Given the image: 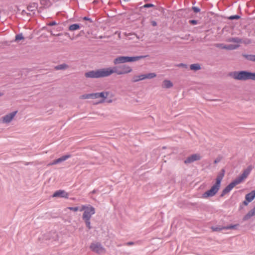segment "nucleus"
<instances>
[{
    "mask_svg": "<svg viewBox=\"0 0 255 255\" xmlns=\"http://www.w3.org/2000/svg\"><path fill=\"white\" fill-rule=\"evenodd\" d=\"M134 245V243L132 242H129L127 243V245L128 246H130Z\"/></svg>",
    "mask_w": 255,
    "mask_h": 255,
    "instance_id": "nucleus-41",
    "label": "nucleus"
},
{
    "mask_svg": "<svg viewBox=\"0 0 255 255\" xmlns=\"http://www.w3.org/2000/svg\"><path fill=\"white\" fill-rule=\"evenodd\" d=\"M61 35V34L59 33V34H57L56 35L59 36V35Z\"/></svg>",
    "mask_w": 255,
    "mask_h": 255,
    "instance_id": "nucleus-48",
    "label": "nucleus"
},
{
    "mask_svg": "<svg viewBox=\"0 0 255 255\" xmlns=\"http://www.w3.org/2000/svg\"><path fill=\"white\" fill-rule=\"evenodd\" d=\"M151 24H152V26H155L157 25V23L155 21H151Z\"/></svg>",
    "mask_w": 255,
    "mask_h": 255,
    "instance_id": "nucleus-40",
    "label": "nucleus"
},
{
    "mask_svg": "<svg viewBox=\"0 0 255 255\" xmlns=\"http://www.w3.org/2000/svg\"><path fill=\"white\" fill-rule=\"evenodd\" d=\"M80 25L79 24H73L70 25L69 27V30L70 31H74L79 29Z\"/></svg>",
    "mask_w": 255,
    "mask_h": 255,
    "instance_id": "nucleus-23",
    "label": "nucleus"
},
{
    "mask_svg": "<svg viewBox=\"0 0 255 255\" xmlns=\"http://www.w3.org/2000/svg\"><path fill=\"white\" fill-rule=\"evenodd\" d=\"M90 249L92 251L96 254H102L106 252V249L103 247L101 243L99 242H94L91 243Z\"/></svg>",
    "mask_w": 255,
    "mask_h": 255,
    "instance_id": "nucleus-9",
    "label": "nucleus"
},
{
    "mask_svg": "<svg viewBox=\"0 0 255 255\" xmlns=\"http://www.w3.org/2000/svg\"><path fill=\"white\" fill-rule=\"evenodd\" d=\"M85 76L87 78L96 79L109 77L107 67L89 71L85 73Z\"/></svg>",
    "mask_w": 255,
    "mask_h": 255,
    "instance_id": "nucleus-6",
    "label": "nucleus"
},
{
    "mask_svg": "<svg viewBox=\"0 0 255 255\" xmlns=\"http://www.w3.org/2000/svg\"><path fill=\"white\" fill-rule=\"evenodd\" d=\"M238 224L234 225H230L226 227H223V228L224 229L228 230V229H236V227L238 226Z\"/></svg>",
    "mask_w": 255,
    "mask_h": 255,
    "instance_id": "nucleus-26",
    "label": "nucleus"
},
{
    "mask_svg": "<svg viewBox=\"0 0 255 255\" xmlns=\"http://www.w3.org/2000/svg\"><path fill=\"white\" fill-rule=\"evenodd\" d=\"M17 113V111H14L3 116L2 118V123L5 124L9 123L13 120Z\"/></svg>",
    "mask_w": 255,
    "mask_h": 255,
    "instance_id": "nucleus-11",
    "label": "nucleus"
},
{
    "mask_svg": "<svg viewBox=\"0 0 255 255\" xmlns=\"http://www.w3.org/2000/svg\"><path fill=\"white\" fill-rule=\"evenodd\" d=\"M156 77V74L155 73H149L143 74L144 80L145 79H151Z\"/></svg>",
    "mask_w": 255,
    "mask_h": 255,
    "instance_id": "nucleus-19",
    "label": "nucleus"
},
{
    "mask_svg": "<svg viewBox=\"0 0 255 255\" xmlns=\"http://www.w3.org/2000/svg\"><path fill=\"white\" fill-rule=\"evenodd\" d=\"M173 86V83L169 80H164L163 81L161 87L163 89H169Z\"/></svg>",
    "mask_w": 255,
    "mask_h": 255,
    "instance_id": "nucleus-13",
    "label": "nucleus"
},
{
    "mask_svg": "<svg viewBox=\"0 0 255 255\" xmlns=\"http://www.w3.org/2000/svg\"><path fill=\"white\" fill-rule=\"evenodd\" d=\"M229 76L235 80L247 81L252 80L255 81V73L248 71H236L231 72Z\"/></svg>",
    "mask_w": 255,
    "mask_h": 255,
    "instance_id": "nucleus-3",
    "label": "nucleus"
},
{
    "mask_svg": "<svg viewBox=\"0 0 255 255\" xmlns=\"http://www.w3.org/2000/svg\"><path fill=\"white\" fill-rule=\"evenodd\" d=\"M177 66L178 67H184V68H187V65L185 64H184V63L179 64Z\"/></svg>",
    "mask_w": 255,
    "mask_h": 255,
    "instance_id": "nucleus-36",
    "label": "nucleus"
},
{
    "mask_svg": "<svg viewBox=\"0 0 255 255\" xmlns=\"http://www.w3.org/2000/svg\"><path fill=\"white\" fill-rule=\"evenodd\" d=\"M107 102L108 103H111L112 102V100H109L107 101Z\"/></svg>",
    "mask_w": 255,
    "mask_h": 255,
    "instance_id": "nucleus-43",
    "label": "nucleus"
},
{
    "mask_svg": "<svg viewBox=\"0 0 255 255\" xmlns=\"http://www.w3.org/2000/svg\"><path fill=\"white\" fill-rule=\"evenodd\" d=\"M189 23L195 25L197 23V21L196 20H189Z\"/></svg>",
    "mask_w": 255,
    "mask_h": 255,
    "instance_id": "nucleus-35",
    "label": "nucleus"
},
{
    "mask_svg": "<svg viewBox=\"0 0 255 255\" xmlns=\"http://www.w3.org/2000/svg\"><path fill=\"white\" fill-rule=\"evenodd\" d=\"M56 24L57 23L55 21H52L48 24V25L49 26H53Z\"/></svg>",
    "mask_w": 255,
    "mask_h": 255,
    "instance_id": "nucleus-38",
    "label": "nucleus"
},
{
    "mask_svg": "<svg viewBox=\"0 0 255 255\" xmlns=\"http://www.w3.org/2000/svg\"><path fill=\"white\" fill-rule=\"evenodd\" d=\"M239 18H240V16L238 15L231 16H230L229 17V19H231V20H233V19H238Z\"/></svg>",
    "mask_w": 255,
    "mask_h": 255,
    "instance_id": "nucleus-30",
    "label": "nucleus"
},
{
    "mask_svg": "<svg viewBox=\"0 0 255 255\" xmlns=\"http://www.w3.org/2000/svg\"><path fill=\"white\" fill-rule=\"evenodd\" d=\"M242 56L246 59L255 62V55L243 54Z\"/></svg>",
    "mask_w": 255,
    "mask_h": 255,
    "instance_id": "nucleus-18",
    "label": "nucleus"
},
{
    "mask_svg": "<svg viewBox=\"0 0 255 255\" xmlns=\"http://www.w3.org/2000/svg\"><path fill=\"white\" fill-rule=\"evenodd\" d=\"M110 92L108 91L102 92L100 93H90L87 94H84L80 96V99H96L102 98V100L99 103H103L105 102V99L107 98L109 95Z\"/></svg>",
    "mask_w": 255,
    "mask_h": 255,
    "instance_id": "nucleus-7",
    "label": "nucleus"
},
{
    "mask_svg": "<svg viewBox=\"0 0 255 255\" xmlns=\"http://www.w3.org/2000/svg\"><path fill=\"white\" fill-rule=\"evenodd\" d=\"M2 95V94L1 93H0V96H1Z\"/></svg>",
    "mask_w": 255,
    "mask_h": 255,
    "instance_id": "nucleus-47",
    "label": "nucleus"
},
{
    "mask_svg": "<svg viewBox=\"0 0 255 255\" xmlns=\"http://www.w3.org/2000/svg\"><path fill=\"white\" fill-rule=\"evenodd\" d=\"M211 229H212V231H214V232H219V231H221V230L224 229L223 228V227H212Z\"/></svg>",
    "mask_w": 255,
    "mask_h": 255,
    "instance_id": "nucleus-28",
    "label": "nucleus"
},
{
    "mask_svg": "<svg viewBox=\"0 0 255 255\" xmlns=\"http://www.w3.org/2000/svg\"><path fill=\"white\" fill-rule=\"evenodd\" d=\"M85 223L86 227L88 228L89 230L92 229V227L91 226V219H83Z\"/></svg>",
    "mask_w": 255,
    "mask_h": 255,
    "instance_id": "nucleus-25",
    "label": "nucleus"
},
{
    "mask_svg": "<svg viewBox=\"0 0 255 255\" xmlns=\"http://www.w3.org/2000/svg\"><path fill=\"white\" fill-rule=\"evenodd\" d=\"M71 157V155H65L56 159L57 163H60Z\"/></svg>",
    "mask_w": 255,
    "mask_h": 255,
    "instance_id": "nucleus-21",
    "label": "nucleus"
},
{
    "mask_svg": "<svg viewBox=\"0 0 255 255\" xmlns=\"http://www.w3.org/2000/svg\"><path fill=\"white\" fill-rule=\"evenodd\" d=\"M255 215V207L249 211L243 218L244 221H247L252 217Z\"/></svg>",
    "mask_w": 255,
    "mask_h": 255,
    "instance_id": "nucleus-14",
    "label": "nucleus"
},
{
    "mask_svg": "<svg viewBox=\"0 0 255 255\" xmlns=\"http://www.w3.org/2000/svg\"><path fill=\"white\" fill-rule=\"evenodd\" d=\"M227 41L229 42H235L239 43L242 42V40L238 37H231L229 38L227 40Z\"/></svg>",
    "mask_w": 255,
    "mask_h": 255,
    "instance_id": "nucleus-20",
    "label": "nucleus"
},
{
    "mask_svg": "<svg viewBox=\"0 0 255 255\" xmlns=\"http://www.w3.org/2000/svg\"><path fill=\"white\" fill-rule=\"evenodd\" d=\"M226 45H225L223 43H216L215 44V46L216 47L220 48L221 49H226Z\"/></svg>",
    "mask_w": 255,
    "mask_h": 255,
    "instance_id": "nucleus-27",
    "label": "nucleus"
},
{
    "mask_svg": "<svg viewBox=\"0 0 255 255\" xmlns=\"http://www.w3.org/2000/svg\"><path fill=\"white\" fill-rule=\"evenodd\" d=\"M24 37L22 34H17L15 36V41H18L21 39H23Z\"/></svg>",
    "mask_w": 255,
    "mask_h": 255,
    "instance_id": "nucleus-29",
    "label": "nucleus"
},
{
    "mask_svg": "<svg viewBox=\"0 0 255 255\" xmlns=\"http://www.w3.org/2000/svg\"><path fill=\"white\" fill-rule=\"evenodd\" d=\"M201 156L199 153H196L188 156L184 161L186 164L191 163L195 161L200 160L201 159Z\"/></svg>",
    "mask_w": 255,
    "mask_h": 255,
    "instance_id": "nucleus-10",
    "label": "nucleus"
},
{
    "mask_svg": "<svg viewBox=\"0 0 255 255\" xmlns=\"http://www.w3.org/2000/svg\"><path fill=\"white\" fill-rule=\"evenodd\" d=\"M255 198V190L254 191H252L250 193L247 194L246 195V197H245L246 200L248 202H251L252 201H253L254 199Z\"/></svg>",
    "mask_w": 255,
    "mask_h": 255,
    "instance_id": "nucleus-15",
    "label": "nucleus"
},
{
    "mask_svg": "<svg viewBox=\"0 0 255 255\" xmlns=\"http://www.w3.org/2000/svg\"><path fill=\"white\" fill-rule=\"evenodd\" d=\"M83 20H88V21H89V22H91V23H92V22H93V21L91 20V18H89V17H86V16L84 17L83 18Z\"/></svg>",
    "mask_w": 255,
    "mask_h": 255,
    "instance_id": "nucleus-37",
    "label": "nucleus"
},
{
    "mask_svg": "<svg viewBox=\"0 0 255 255\" xmlns=\"http://www.w3.org/2000/svg\"><path fill=\"white\" fill-rule=\"evenodd\" d=\"M80 211H84L82 216L83 219H91L92 216L95 213V208L90 205L88 206L82 205Z\"/></svg>",
    "mask_w": 255,
    "mask_h": 255,
    "instance_id": "nucleus-8",
    "label": "nucleus"
},
{
    "mask_svg": "<svg viewBox=\"0 0 255 255\" xmlns=\"http://www.w3.org/2000/svg\"><path fill=\"white\" fill-rule=\"evenodd\" d=\"M124 0L125 1H128L129 0Z\"/></svg>",
    "mask_w": 255,
    "mask_h": 255,
    "instance_id": "nucleus-49",
    "label": "nucleus"
},
{
    "mask_svg": "<svg viewBox=\"0 0 255 255\" xmlns=\"http://www.w3.org/2000/svg\"><path fill=\"white\" fill-rule=\"evenodd\" d=\"M220 160H221V159H220V158H216V159L214 160V163L215 164H217V163L219 162L220 161Z\"/></svg>",
    "mask_w": 255,
    "mask_h": 255,
    "instance_id": "nucleus-39",
    "label": "nucleus"
},
{
    "mask_svg": "<svg viewBox=\"0 0 255 255\" xmlns=\"http://www.w3.org/2000/svg\"><path fill=\"white\" fill-rule=\"evenodd\" d=\"M51 35H55V34H54V33H52V32H51Z\"/></svg>",
    "mask_w": 255,
    "mask_h": 255,
    "instance_id": "nucleus-46",
    "label": "nucleus"
},
{
    "mask_svg": "<svg viewBox=\"0 0 255 255\" xmlns=\"http://www.w3.org/2000/svg\"><path fill=\"white\" fill-rule=\"evenodd\" d=\"M192 9L193 10V11L195 12H198L200 11V9L199 8L197 7H195V6H194L192 7Z\"/></svg>",
    "mask_w": 255,
    "mask_h": 255,
    "instance_id": "nucleus-33",
    "label": "nucleus"
},
{
    "mask_svg": "<svg viewBox=\"0 0 255 255\" xmlns=\"http://www.w3.org/2000/svg\"><path fill=\"white\" fill-rule=\"evenodd\" d=\"M190 69L192 70L197 71L201 69V66L199 64H193L190 66Z\"/></svg>",
    "mask_w": 255,
    "mask_h": 255,
    "instance_id": "nucleus-22",
    "label": "nucleus"
},
{
    "mask_svg": "<svg viewBox=\"0 0 255 255\" xmlns=\"http://www.w3.org/2000/svg\"><path fill=\"white\" fill-rule=\"evenodd\" d=\"M57 164H58V163H57L56 159H55V160H54L52 162L48 163V166H51V165H53Z\"/></svg>",
    "mask_w": 255,
    "mask_h": 255,
    "instance_id": "nucleus-32",
    "label": "nucleus"
},
{
    "mask_svg": "<svg viewBox=\"0 0 255 255\" xmlns=\"http://www.w3.org/2000/svg\"><path fill=\"white\" fill-rule=\"evenodd\" d=\"M153 6L154 5L152 4L147 3V4H145V5H144L143 7H153Z\"/></svg>",
    "mask_w": 255,
    "mask_h": 255,
    "instance_id": "nucleus-34",
    "label": "nucleus"
},
{
    "mask_svg": "<svg viewBox=\"0 0 255 255\" xmlns=\"http://www.w3.org/2000/svg\"><path fill=\"white\" fill-rule=\"evenodd\" d=\"M239 45H233V44H229L228 45H226V49L227 50H234L239 47Z\"/></svg>",
    "mask_w": 255,
    "mask_h": 255,
    "instance_id": "nucleus-24",
    "label": "nucleus"
},
{
    "mask_svg": "<svg viewBox=\"0 0 255 255\" xmlns=\"http://www.w3.org/2000/svg\"><path fill=\"white\" fill-rule=\"evenodd\" d=\"M108 76L113 74L117 75H126L132 71V68L128 65L123 64L119 66L107 67Z\"/></svg>",
    "mask_w": 255,
    "mask_h": 255,
    "instance_id": "nucleus-4",
    "label": "nucleus"
},
{
    "mask_svg": "<svg viewBox=\"0 0 255 255\" xmlns=\"http://www.w3.org/2000/svg\"><path fill=\"white\" fill-rule=\"evenodd\" d=\"M147 56V55H142L133 57L120 56H118L114 59L113 63L114 65H116L120 64H125L127 62H135L143 59Z\"/></svg>",
    "mask_w": 255,
    "mask_h": 255,
    "instance_id": "nucleus-5",
    "label": "nucleus"
},
{
    "mask_svg": "<svg viewBox=\"0 0 255 255\" xmlns=\"http://www.w3.org/2000/svg\"><path fill=\"white\" fill-rule=\"evenodd\" d=\"M161 12H162L163 13H164V8H161Z\"/></svg>",
    "mask_w": 255,
    "mask_h": 255,
    "instance_id": "nucleus-44",
    "label": "nucleus"
},
{
    "mask_svg": "<svg viewBox=\"0 0 255 255\" xmlns=\"http://www.w3.org/2000/svg\"><path fill=\"white\" fill-rule=\"evenodd\" d=\"M225 173V169H221L217 176L215 184L212 186L210 190L207 191L202 194V197L203 198H208L209 197H213L216 194L220 188L221 183L224 177Z\"/></svg>",
    "mask_w": 255,
    "mask_h": 255,
    "instance_id": "nucleus-2",
    "label": "nucleus"
},
{
    "mask_svg": "<svg viewBox=\"0 0 255 255\" xmlns=\"http://www.w3.org/2000/svg\"><path fill=\"white\" fill-rule=\"evenodd\" d=\"M68 209H69V210H70L71 211H73L74 212H76V211H78L79 210H80L78 207H68Z\"/></svg>",
    "mask_w": 255,
    "mask_h": 255,
    "instance_id": "nucleus-31",
    "label": "nucleus"
},
{
    "mask_svg": "<svg viewBox=\"0 0 255 255\" xmlns=\"http://www.w3.org/2000/svg\"><path fill=\"white\" fill-rule=\"evenodd\" d=\"M144 80L143 74H140L139 75H134L131 78V82L132 83H136L141 80Z\"/></svg>",
    "mask_w": 255,
    "mask_h": 255,
    "instance_id": "nucleus-16",
    "label": "nucleus"
},
{
    "mask_svg": "<svg viewBox=\"0 0 255 255\" xmlns=\"http://www.w3.org/2000/svg\"><path fill=\"white\" fill-rule=\"evenodd\" d=\"M69 68L68 65L66 63H62L61 64L56 66L54 69L56 70H64Z\"/></svg>",
    "mask_w": 255,
    "mask_h": 255,
    "instance_id": "nucleus-17",
    "label": "nucleus"
},
{
    "mask_svg": "<svg viewBox=\"0 0 255 255\" xmlns=\"http://www.w3.org/2000/svg\"><path fill=\"white\" fill-rule=\"evenodd\" d=\"M253 167L252 165L248 166L247 168L244 169L243 173L237 177L235 180L230 183L222 192L220 195L221 197L224 196L226 194H228L230 191L237 185L242 183L244 181L250 174Z\"/></svg>",
    "mask_w": 255,
    "mask_h": 255,
    "instance_id": "nucleus-1",
    "label": "nucleus"
},
{
    "mask_svg": "<svg viewBox=\"0 0 255 255\" xmlns=\"http://www.w3.org/2000/svg\"><path fill=\"white\" fill-rule=\"evenodd\" d=\"M96 192V190H94L92 192V193L93 194H94V193H95Z\"/></svg>",
    "mask_w": 255,
    "mask_h": 255,
    "instance_id": "nucleus-45",
    "label": "nucleus"
},
{
    "mask_svg": "<svg viewBox=\"0 0 255 255\" xmlns=\"http://www.w3.org/2000/svg\"><path fill=\"white\" fill-rule=\"evenodd\" d=\"M53 197H63L65 198H68V194L64 190H58L54 192Z\"/></svg>",
    "mask_w": 255,
    "mask_h": 255,
    "instance_id": "nucleus-12",
    "label": "nucleus"
},
{
    "mask_svg": "<svg viewBox=\"0 0 255 255\" xmlns=\"http://www.w3.org/2000/svg\"><path fill=\"white\" fill-rule=\"evenodd\" d=\"M249 202H248V201L246 200L245 201H244L243 202V204H244V205H245L247 206V205H248V203H249Z\"/></svg>",
    "mask_w": 255,
    "mask_h": 255,
    "instance_id": "nucleus-42",
    "label": "nucleus"
}]
</instances>
